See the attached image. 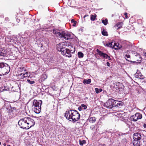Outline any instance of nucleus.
Instances as JSON below:
<instances>
[{
	"label": "nucleus",
	"instance_id": "473e14b6",
	"mask_svg": "<svg viewBox=\"0 0 146 146\" xmlns=\"http://www.w3.org/2000/svg\"><path fill=\"white\" fill-rule=\"evenodd\" d=\"M24 74V76H25V78H26L27 77H28V78H29V76H28V73L27 72H26L25 74Z\"/></svg>",
	"mask_w": 146,
	"mask_h": 146
},
{
	"label": "nucleus",
	"instance_id": "e433bc0d",
	"mask_svg": "<svg viewBox=\"0 0 146 146\" xmlns=\"http://www.w3.org/2000/svg\"><path fill=\"white\" fill-rule=\"evenodd\" d=\"M95 127L94 126V125H92L90 127V129H92V130H93V129H94L95 128Z\"/></svg>",
	"mask_w": 146,
	"mask_h": 146
},
{
	"label": "nucleus",
	"instance_id": "a878e982",
	"mask_svg": "<svg viewBox=\"0 0 146 146\" xmlns=\"http://www.w3.org/2000/svg\"><path fill=\"white\" fill-rule=\"evenodd\" d=\"M102 34L104 36H107L108 35V32L104 29L102 32Z\"/></svg>",
	"mask_w": 146,
	"mask_h": 146
},
{
	"label": "nucleus",
	"instance_id": "6e6552de",
	"mask_svg": "<svg viewBox=\"0 0 146 146\" xmlns=\"http://www.w3.org/2000/svg\"><path fill=\"white\" fill-rule=\"evenodd\" d=\"M19 125L22 128L28 129V127L25 117L21 119L18 122Z\"/></svg>",
	"mask_w": 146,
	"mask_h": 146
},
{
	"label": "nucleus",
	"instance_id": "9d476101",
	"mask_svg": "<svg viewBox=\"0 0 146 146\" xmlns=\"http://www.w3.org/2000/svg\"><path fill=\"white\" fill-rule=\"evenodd\" d=\"M96 52H98V54L100 56L103 57V58H106V59H108L109 60H111L110 57L107 54L103 52L98 49H97Z\"/></svg>",
	"mask_w": 146,
	"mask_h": 146
},
{
	"label": "nucleus",
	"instance_id": "cd10ccee",
	"mask_svg": "<svg viewBox=\"0 0 146 146\" xmlns=\"http://www.w3.org/2000/svg\"><path fill=\"white\" fill-rule=\"evenodd\" d=\"M80 144L81 145H83L84 144L86 143V141L84 140L81 141V140H79Z\"/></svg>",
	"mask_w": 146,
	"mask_h": 146
},
{
	"label": "nucleus",
	"instance_id": "dca6fc26",
	"mask_svg": "<svg viewBox=\"0 0 146 146\" xmlns=\"http://www.w3.org/2000/svg\"><path fill=\"white\" fill-rule=\"evenodd\" d=\"M113 48H114L115 50H118L120 49L121 47V45L118 44L114 43Z\"/></svg>",
	"mask_w": 146,
	"mask_h": 146
},
{
	"label": "nucleus",
	"instance_id": "f03ea898",
	"mask_svg": "<svg viewBox=\"0 0 146 146\" xmlns=\"http://www.w3.org/2000/svg\"><path fill=\"white\" fill-rule=\"evenodd\" d=\"M67 44L66 43L64 42L57 44L56 46L57 50L60 52L64 56L66 57H70L72 56L71 53L73 52H71L72 50L66 48L67 46Z\"/></svg>",
	"mask_w": 146,
	"mask_h": 146
},
{
	"label": "nucleus",
	"instance_id": "603ef678",
	"mask_svg": "<svg viewBox=\"0 0 146 146\" xmlns=\"http://www.w3.org/2000/svg\"><path fill=\"white\" fill-rule=\"evenodd\" d=\"M74 49V52L75 51V49Z\"/></svg>",
	"mask_w": 146,
	"mask_h": 146
},
{
	"label": "nucleus",
	"instance_id": "6ab92c4d",
	"mask_svg": "<svg viewBox=\"0 0 146 146\" xmlns=\"http://www.w3.org/2000/svg\"><path fill=\"white\" fill-rule=\"evenodd\" d=\"M88 119L89 121L91 123H94L96 121V118L95 117H89Z\"/></svg>",
	"mask_w": 146,
	"mask_h": 146
},
{
	"label": "nucleus",
	"instance_id": "9b49d317",
	"mask_svg": "<svg viewBox=\"0 0 146 146\" xmlns=\"http://www.w3.org/2000/svg\"><path fill=\"white\" fill-rule=\"evenodd\" d=\"M114 86L116 90H119V91L120 90L122 89L124 87V86L121 83L118 82H115L114 84Z\"/></svg>",
	"mask_w": 146,
	"mask_h": 146
},
{
	"label": "nucleus",
	"instance_id": "72a5a7b5",
	"mask_svg": "<svg viewBox=\"0 0 146 146\" xmlns=\"http://www.w3.org/2000/svg\"><path fill=\"white\" fill-rule=\"evenodd\" d=\"M125 58H130V56L129 55H125Z\"/></svg>",
	"mask_w": 146,
	"mask_h": 146
},
{
	"label": "nucleus",
	"instance_id": "49530a36",
	"mask_svg": "<svg viewBox=\"0 0 146 146\" xmlns=\"http://www.w3.org/2000/svg\"><path fill=\"white\" fill-rule=\"evenodd\" d=\"M6 143H4L3 144V145L4 146H6Z\"/></svg>",
	"mask_w": 146,
	"mask_h": 146
},
{
	"label": "nucleus",
	"instance_id": "3c124183",
	"mask_svg": "<svg viewBox=\"0 0 146 146\" xmlns=\"http://www.w3.org/2000/svg\"><path fill=\"white\" fill-rule=\"evenodd\" d=\"M1 144V143L0 142V145Z\"/></svg>",
	"mask_w": 146,
	"mask_h": 146
},
{
	"label": "nucleus",
	"instance_id": "58836bf2",
	"mask_svg": "<svg viewBox=\"0 0 146 146\" xmlns=\"http://www.w3.org/2000/svg\"><path fill=\"white\" fill-rule=\"evenodd\" d=\"M71 23H76V22L74 20V19H72L71 20Z\"/></svg>",
	"mask_w": 146,
	"mask_h": 146
},
{
	"label": "nucleus",
	"instance_id": "4be33fe9",
	"mask_svg": "<svg viewBox=\"0 0 146 146\" xmlns=\"http://www.w3.org/2000/svg\"><path fill=\"white\" fill-rule=\"evenodd\" d=\"M95 90L97 94L100 92L102 91V89L101 88L98 89V88H96Z\"/></svg>",
	"mask_w": 146,
	"mask_h": 146
},
{
	"label": "nucleus",
	"instance_id": "a211bd4d",
	"mask_svg": "<svg viewBox=\"0 0 146 146\" xmlns=\"http://www.w3.org/2000/svg\"><path fill=\"white\" fill-rule=\"evenodd\" d=\"M16 108L15 107L11 108V110L9 111L10 113H12V114H13L14 115L16 114Z\"/></svg>",
	"mask_w": 146,
	"mask_h": 146
},
{
	"label": "nucleus",
	"instance_id": "79ce46f5",
	"mask_svg": "<svg viewBox=\"0 0 146 146\" xmlns=\"http://www.w3.org/2000/svg\"><path fill=\"white\" fill-rule=\"evenodd\" d=\"M76 23H74L73 25V26H75L76 25Z\"/></svg>",
	"mask_w": 146,
	"mask_h": 146
},
{
	"label": "nucleus",
	"instance_id": "4c0bfd02",
	"mask_svg": "<svg viewBox=\"0 0 146 146\" xmlns=\"http://www.w3.org/2000/svg\"><path fill=\"white\" fill-rule=\"evenodd\" d=\"M124 15L125 16V17L126 18H127L128 17L127 16V13H124Z\"/></svg>",
	"mask_w": 146,
	"mask_h": 146
},
{
	"label": "nucleus",
	"instance_id": "c756f323",
	"mask_svg": "<svg viewBox=\"0 0 146 146\" xmlns=\"http://www.w3.org/2000/svg\"><path fill=\"white\" fill-rule=\"evenodd\" d=\"M27 82H28L30 84H33L35 83V82L34 81H31L30 80L27 79Z\"/></svg>",
	"mask_w": 146,
	"mask_h": 146
},
{
	"label": "nucleus",
	"instance_id": "4468645a",
	"mask_svg": "<svg viewBox=\"0 0 146 146\" xmlns=\"http://www.w3.org/2000/svg\"><path fill=\"white\" fill-rule=\"evenodd\" d=\"M134 76L135 78H139L141 79L143 78V76L139 71H137L134 74Z\"/></svg>",
	"mask_w": 146,
	"mask_h": 146
},
{
	"label": "nucleus",
	"instance_id": "8fccbe9b",
	"mask_svg": "<svg viewBox=\"0 0 146 146\" xmlns=\"http://www.w3.org/2000/svg\"><path fill=\"white\" fill-rule=\"evenodd\" d=\"M86 16V15H85L84 16V17L85 18V17Z\"/></svg>",
	"mask_w": 146,
	"mask_h": 146
},
{
	"label": "nucleus",
	"instance_id": "37998d69",
	"mask_svg": "<svg viewBox=\"0 0 146 146\" xmlns=\"http://www.w3.org/2000/svg\"><path fill=\"white\" fill-rule=\"evenodd\" d=\"M1 51L2 52H4L5 53V51L4 50H3L2 49H1Z\"/></svg>",
	"mask_w": 146,
	"mask_h": 146
},
{
	"label": "nucleus",
	"instance_id": "c85d7f7f",
	"mask_svg": "<svg viewBox=\"0 0 146 146\" xmlns=\"http://www.w3.org/2000/svg\"><path fill=\"white\" fill-rule=\"evenodd\" d=\"M2 88H3V91H7L9 90V88L8 87L5 86H2Z\"/></svg>",
	"mask_w": 146,
	"mask_h": 146
},
{
	"label": "nucleus",
	"instance_id": "5701e85b",
	"mask_svg": "<svg viewBox=\"0 0 146 146\" xmlns=\"http://www.w3.org/2000/svg\"><path fill=\"white\" fill-rule=\"evenodd\" d=\"M96 17V15L95 14L94 15H92L91 16L90 19L91 21H94L95 20Z\"/></svg>",
	"mask_w": 146,
	"mask_h": 146
},
{
	"label": "nucleus",
	"instance_id": "f704fd0d",
	"mask_svg": "<svg viewBox=\"0 0 146 146\" xmlns=\"http://www.w3.org/2000/svg\"><path fill=\"white\" fill-rule=\"evenodd\" d=\"M82 109V106H79L78 108V110L79 111H81Z\"/></svg>",
	"mask_w": 146,
	"mask_h": 146
},
{
	"label": "nucleus",
	"instance_id": "b1692460",
	"mask_svg": "<svg viewBox=\"0 0 146 146\" xmlns=\"http://www.w3.org/2000/svg\"><path fill=\"white\" fill-rule=\"evenodd\" d=\"M78 56L79 58H82L83 57V54L81 52H78Z\"/></svg>",
	"mask_w": 146,
	"mask_h": 146
},
{
	"label": "nucleus",
	"instance_id": "7c9ffc66",
	"mask_svg": "<svg viewBox=\"0 0 146 146\" xmlns=\"http://www.w3.org/2000/svg\"><path fill=\"white\" fill-rule=\"evenodd\" d=\"M81 106L82 108H84V110L86 109L87 108V106L84 104H82L81 105Z\"/></svg>",
	"mask_w": 146,
	"mask_h": 146
},
{
	"label": "nucleus",
	"instance_id": "f8f14e48",
	"mask_svg": "<svg viewBox=\"0 0 146 146\" xmlns=\"http://www.w3.org/2000/svg\"><path fill=\"white\" fill-rule=\"evenodd\" d=\"M133 139L140 140L141 139V134L140 133H135L133 134Z\"/></svg>",
	"mask_w": 146,
	"mask_h": 146
},
{
	"label": "nucleus",
	"instance_id": "393cba45",
	"mask_svg": "<svg viewBox=\"0 0 146 146\" xmlns=\"http://www.w3.org/2000/svg\"><path fill=\"white\" fill-rule=\"evenodd\" d=\"M18 77L20 79H23L25 78V76H24L23 73H21L18 75Z\"/></svg>",
	"mask_w": 146,
	"mask_h": 146
},
{
	"label": "nucleus",
	"instance_id": "aec40b11",
	"mask_svg": "<svg viewBox=\"0 0 146 146\" xmlns=\"http://www.w3.org/2000/svg\"><path fill=\"white\" fill-rule=\"evenodd\" d=\"M123 25V23L122 22H119L117 23L116 25L114 26L115 27H117V29H119L121 28L122 25Z\"/></svg>",
	"mask_w": 146,
	"mask_h": 146
},
{
	"label": "nucleus",
	"instance_id": "39448f33",
	"mask_svg": "<svg viewBox=\"0 0 146 146\" xmlns=\"http://www.w3.org/2000/svg\"><path fill=\"white\" fill-rule=\"evenodd\" d=\"M42 103V101L40 100H33L32 108L33 110L36 113H39L41 111V106Z\"/></svg>",
	"mask_w": 146,
	"mask_h": 146
},
{
	"label": "nucleus",
	"instance_id": "a18cd8bd",
	"mask_svg": "<svg viewBox=\"0 0 146 146\" xmlns=\"http://www.w3.org/2000/svg\"><path fill=\"white\" fill-rule=\"evenodd\" d=\"M101 146H106V145L105 144H103L101 145Z\"/></svg>",
	"mask_w": 146,
	"mask_h": 146
},
{
	"label": "nucleus",
	"instance_id": "1a4fd4ad",
	"mask_svg": "<svg viewBox=\"0 0 146 146\" xmlns=\"http://www.w3.org/2000/svg\"><path fill=\"white\" fill-rule=\"evenodd\" d=\"M142 117V115L139 113H137L133 115L131 117L132 120L134 121H137L138 119H141Z\"/></svg>",
	"mask_w": 146,
	"mask_h": 146
},
{
	"label": "nucleus",
	"instance_id": "2eb2a0df",
	"mask_svg": "<svg viewBox=\"0 0 146 146\" xmlns=\"http://www.w3.org/2000/svg\"><path fill=\"white\" fill-rule=\"evenodd\" d=\"M140 140L133 139V144L134 146H140L141 144Z\"/></svg>",
	"mask_w": 146,
	"mask_h": 146
},
{
	"label": "nucleus",
	"instance_id": "ea45409f",
	"mask_svg": "<svg viewBox=\"0 0 146 146\" xmlns=\"http://www.w3.org/2000/svg\"><path fill=\"white\" fill-rule=\"evenodd\" d=\"M107 65L108 66H110V64L109 62H107L106 63Z\"/></svg>",
	"mask_w": 146,
	"mask_h": 146
},
{
	"label": "nucleus",
	"instance_id": "423d86ee",
	"mask_svg": "<svg viewBox=\"0 0 146 146\" xmlns=\"http://www.w3.org/2000/svg\"><path fill=\"white\" fill-rule=\"evenodd\" d=\"M28 129L33 126L35 123L33 119L30 117H25Z\"/></svg>",
	"mask_w": 146,
	"mask_h": 146
},
{
	"label": "nucleus",
	"instance_id": "0eeeda50",
	"mask_svg": "<svg viewBox=\"0 0 146 146\" xmlns=\"http://www.w3.org/2000/svg\"><path fill=\"white\" fill-rule=\"evenodd\" d=\"M113 101H114V100L110 98L104 104V106L108 108L111 109L113 108Z\"/></svg>",
	"mask_w": 146,
	"mask_h": 146
},
{
	"label": "nucleus",
	"instance_id": "09e8293b",
	"mask_svg": "<svg viewBox=\"0 0 146 146\" xmlns=\"http://www.w3.org/2000/svg\"><path fill=\"white\" fill-rule=\"evenodd\" d=\"M7 146H11L10 145H8Z\"/></svg>",
	"mask_w": 146,
	"mask_h": 146
},
{
	"label": "nucleus",
	"instance_id": "f3484780",
	"mask_svg": "<svg viewBox=\"0 0 146 146\" xmlns=\"http://www.w3.org/2000/svg\"><path fill=\"white\" fill-rule=\"evenodd\" d=\"M104 45L106 46L107 47H110L113 48V44L114 43H115V42H109V43H106L105 44L104 43V42L103 41L102 42Z\"/></svg>",
	"mask_w": 146,
	"mask_h": 146
},
{
	"label": "nucleus",
	"instance_id": "bb28decb",
	"mask_svg": "<svg viewBox=\"0 0 146 146\" xmlns=\"http://www.w3.org/2000/svg\"><path fill=\"white\" fill-rule=\"evenodd\" d=\"M102 22L104 25H106L108 24V21L107 19H106L105 20H102Z\"/></svg>",
	"mask_w": 146,
	"mask_h": 146
},
{
	"label": "nucleus",
	"instance_id": "7ed1b4c3",
	"mask_svg": "<svg viewBox=\"0 0 146 146\" xmlns=\"http://www.w3.org/2000/svg\"><path fill=\"white\" fill-rule=\"evenodd\" d=\"M53 32L57 37L62 38V40H67L72 38L71 34L67 32L62 31L60 33L58 31H53Z\"/></svg>",
	"mask_w": 146,
	"mask_h": 146
},
{
	"label": "nucleus",
	"instance_id": "a19ab883",
	"mask_svg": "<svg viewBox=\"0 0 146 146\" xmlns=\"http://www.w3.org/2000/svg\"><path fill=\"white\" fill-rule=\"evenodd\" d=\"M143 127L144 128H146V124L144 123L143 125Z\"/></svg>",
	"mask_w": 146,
	"mask_h": 146
},
{
	"label": "nucleus",
	"instance_id": "2f4dec72",
	"mask_svg": "<svg viewBox=\"0 0 146 146\" xmlns=\"http://www.w3.org/2000/svg\"><path fill=\"white\" fill-rule=\"evenodd\" d=\"M5 53L4 52H2L1 50L0 49V56H3L5 54Z\"/></svg>",
	"mask_w": 146,
	"mask_h": 146
},
{
	"label": "nucleus",
	"instance_id": "f257e3e1",
	"mask_svg": "<svg viewBox=\"0 0 146 146\" xmlns=\"http://www.w3.org/2000/svg\"><path fill=\"white\" fill-rule=\"evenodd\" d=\"M64 116L70 121L76 122L80 119V115L77 111L70 110L66 111L64 113Z\"/></svg>",
	"mask_w": 146,
	"mask_h": 146
},
{
	"label": "nucleus",
	"instance_id": "de8ad7c7",
	"mask_svg": "<svg viewBox=\"0 0 146 146\" xmlns=\"http://www.w3.org/2000/svg\"><path fill=\"white\" fill-rule=\"evenodd\" d=\"M141 60H140L139 61V62H141Z\"/></svg>",
	"mask_w": 146,
	"mask_h": 146
},
{
	"label": "nucleus",
	"instance_id": "20e7f679",
	"mask_svg": "<svg viewBox=\"0 0 146 146\" xmlns=\"http://www.w3.org/2000/svg\"><path fill=\"white\" fill-rule=\"evenodd\" d=\"M10 71V68L8 64L3 62L0 63V76L7 74Z\"/></svg>",
	"mask_w": 146,
	"mask_h": 146
},
{
	"label": "nucleus",
	"instance_id": "ddd939ff",
	"mask_svg": "<svg viewBox=\"0 0 146 146\" xmlns=\"http://www.w3.org/2000/svg\"><path fill=\"white\" fill-rule=\"evenodd\" d=\"M123 102H122L116 101L114 100V101H113V107H120L121 106H122Z\"/></svg>",
	"mask_w": 146,
	"mask_h": 146
},
{
	"label": "nucleus",
	"instance_id": "c9c22d12",
	"mask_svg": "<svg viewBox=\"0 0 146 146\" xmlns=\"http://www.w3.org/2000/svg\"><path fill=\"white\" fill-rule=\"evenodd\" d=\"M17 17H16V21H17L18 22V23H19L20 21V19H19V18L18 17H17Z\"/></svg>",
	"mask_w": 146,
	"mask_h": 146
},
{
	"label": "nucleus",
	"instance_id": "c03bdc74",
	"mask_svg": "<svg viewBox=\"0 0 146 146\" xmlns=\"http://www.w3.org/2000/svg\"><path fill=\"white\" fill-rule=\"evenodd\" d=\"M144 56H145L146 57V52L144 53Z\"/></svg>",
	"mask_w": 146,
	"mask_h": 146
},
{
	"label": "nucleus",
	"instance_id": "412c9836",
	"mask_svg": "<svg viewBox=\"0 0 146 146\" xmlns=\"http://www.w3.org/2000/svg\"><path fill=\"white\" fill-rule=\"evenodd\" d=\"M91 82V79H84L83 81V83L85 84H89Z\"/></svg>",
	"mask_w": 146,
	"mask_h": 146
}]
</instances>
